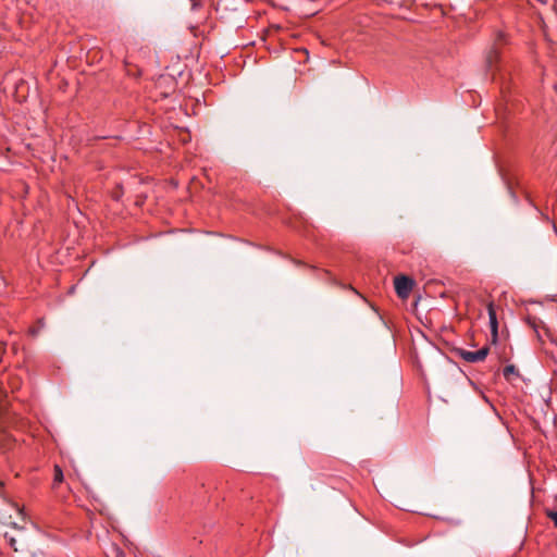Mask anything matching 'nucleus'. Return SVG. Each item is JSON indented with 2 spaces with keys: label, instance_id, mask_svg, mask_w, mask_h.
Segmentation results:
<instances>
[{
  "label": "nucleus",
  "instance_id": "1",
  "mask_svg": "<svg viewBox=\"0 0 557 557\" xmlns=\"http://www.w3.org/2000/svg\"><path fill=\"white\" fill-rule=\"evenodd\" d=\"M508 44L507 34L497 30L493 40V44L485 57V64L488 70H493L497 66L500 61L503 48Z\"/></svg>",
  "mask_w": 557,
  "mask_h": 557
},
{
  "label": "nucleus",
  "instance_id": "2",
  "mask_svg": "<svg viewBox=\"0 0 557 557\" xmlns=\"http://www.w3.org/2000/svg\"><path fill=\"white\" fill-rule=\"evenodd\" d=\"M414 285V281L406 275H398L394 278V286L396 294L399 298L406 299L409 297Z\"/></svg>",
  "mask_w": 557,
  "mask_h": 557
},
{
  "label": "nucleus",
  "instance_id": "3",
  "mask_svg": "<svg viewBox=\"0 0 557 557\" xmlns=\"http://www.w3.org/2000/svg\"><path fill=\"white\" fill-rule=\"evenodd\" d=\"M490 352V347L484 346L476 351H469L462 348L456 349V354L465 361L475 363L483 361Z\"/></svg>",
  "mask_w": 557,
  "mask_h": 557
},
{
  "label": "nucleus",
  "instance_id": "4",
  "mask_svg": "<svg viewBox=\"0 0 557 557\" xmlns=\"http://www.w3.org/2000/svg\"><path fill=\"white\" fill-rule=\"evenodd\" d=\"M487 313H488V320H490L492 342L496 343L497 338H498V321H497L496 310H495L493 301H490L487 304Z\"/></svg>",
  "mask_w": 557,
  "mask_h": 557
},
{
  "label": "nucleus",
  "instance_id": "5",
  "mask_svg": "<svg viewBox=\"0 0 557 557\" xmlns=\"http://www.w3.org/2000/svg\"><path fill=\"white\" fill-rule=\"evenodd\" d=\"M524 321L527 322V324L530 327H532L534 330L537 337H540V333H539L540 327L545 329L543 322L539 318H536L534 315H530V314L525 317Z\"/></svg>",
  "mask_w": 557,
  "mask_h": 557
},
{
  "label": "nucleus",
  "instance_id": "6",
  "mask_svg": "<svg viewBox=\"0 0 557 557\" xmlns=\"http://www.w3.org/2000/svg\"><path fill=\"white\" fill-rule=\"evenodd\" d=\"M503 375L504 377L507 380V381H511V376L512 375H516L518 376L519 373H518V370L516 369V367L513 364H508L504 368L503 370Z\"/></svg>",
  "mask_w": 557,
  "mask_h": 557
},
{
  "label": "nucleus",
  "instance_id": "7",
  "mask_svg": "<svg viewBox=\"0 0 557 557\" xmlns=\"http://www.w3.org/2000/svg\"><path fill=\"white\" fill-rule=\"evenodd\" d=\"M53 482L60 484L63 482V471L59 465L53 468Z\"/></svg>",
  "mask_w": 557,
  "mask_h": 557
},
{
  "label": "nucleus",
  "instance_id": "8",
  "mask_svg": "<svg viewBox=\"0 0 557 557\" xmlns=\"http://www.w3.org/2000/svg\"><path fill=\"white\" fill-rule=\"evenodd\" d=\"M545 515L553 521L555 528H557V510L545 509Z\"/></svg>",
  "mask_w": 557,
  "mask_h": 557
},
{
  "label": "nucleus",
  "instance_id": "9",
  "mask_svg": "<svg viewBox=\"0 0 557 557\" xmlns=\"http://www.w3.org/2000/svg\"><path fill=\"white\" fill-rule=\"evenodd\" d=\"M5 343L0 341V352L4 351L5 350Z\"/></svg>",
  "mask_w": 557,
  "mask_h": 557
},
{
  "label": "nucleus",
  "instance_id": "10",
  "mask_svg": "<svg viewBox=\"0 0 557 557\" xmlns=\"http://www.w3.org/2000/svg\"><path fill=\"white\" fill-rule=\"evenodd\" d=\"M10 546H11L14 550H17V548L15 547V540H14V539H11V540H10Z\"/></svg>",
  "mask_w": 557,
  "mask_h": 557
},
{
  "label": "nucleus",
  "instance_id": "11",
  "mask_svg": "<svg viewBox=\"0 0 557 557\" xmlns=\"http://www.w3.org/2000/svg\"><path fill=\"white\" fill-rule=\"evenodd\" d=\"M30 333H32L33 335H36V334H37L36 329H32V330H30Z\"/></svg>",
  "mask_w": 557,
  "mask_h": 557
}]
</instances>
